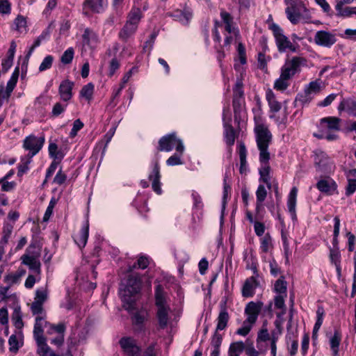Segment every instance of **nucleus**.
<instances>
[{
    "instance_id": "nucleus-1",
    "label": "nucleus",
    "mask_w": 356,
    "mask_h": 356,
    "mask_svg": "<svg viewBox=\"0 0 356 356\" xmlns=\"http://www.w3.org/2000/svg\"><path fill=\"white\" fill-rule=\"evenodd\" d=\"M254 131L256 134L257 147L260 152V179L266 184L268 188H270V167L268 164V160L270 159V154L268 151V147L271 140L272 135L268 127L265 124L259 122L257 120H256Z\"/></svg>"
},
{
    "instance_id": "nucleus-2",
    "label": "nucleus",
    "mask_w": 356,
    "mask_h": 356,
    "mask_svg": "<svg viewBox=\"0 0 356 356\" xmlns=\"http://www.w3.org/2000/svg\"><path fill=\"white\" fill-rule=\"evenodd\" d=\"M140 287V277L136 273L129 274L122 281L119 293L123 302V306L127 310L131 311L134 309V305Z\"/></svg>"
},
{
    "instance_id": "nucleus-3",
    "label": "nucleus",
    "mask_w": 356,
    "mask_h": 356,
    "mask_svg": "<svg viewBox=\"0 0 356 356\" xmlns=\"http://www.w3.org/2000/svg\"><path fill=\"white\" fill-rule=\"evenodd\" d=\"M285 10L288 19L293 24L299 22H308L311 18L309 10L301 0H285Z\"/></svg>"
},
{
    "instance_id": "nucleus-4",
    "label": "nucleus",
    "mask_w": 356,
    "mask_h": 356,
    "mask_svg": "<svg viewBox=\"0 0 356 356\" xmlns=\"http://www.w3.org/2000/svg\"><path fill=\"white\" fill-rule=\"evenodd\" d=\"M339 122L340 120L334 117L322 118L319 126V134H314V136L328 141L336 140L338 138L336 131L340 129Z\"/></svg>"
},
{
    "instance_id": "nucleus-5",
    "label": "nucleus",
    "mask_w": 356,
    "mask_h": 356,
    "mask_svg": "<svg viewBox=\"0 0 356 356\" xmlns=\"http://www.w3.org/2000/svg\"><path fill=\"white\" fill-rule=\"evenodd\" d=\"M120 345L127 356H140V349L136 341L130 337H124L120 340ZM143 356H156L155 344H150Z\"/></svg>"
},
{
    "instance_id": "nucleus-6",
    "label": "nucleus",
    "mask_w": 356,
    "mask_h": 356,
    "mask_svg": "<svg viewBox=\"0 0 356 356\" xmlns=\"http://www.w3.org/2000/svg\"><path fill=\"white\" fill-rule=\"evenodd\" d=\"M155 300L159 326L164 328L168 323L170 307L167 303L166 295L160 285H158L156 288Z\"/></svg>"
},
{
    "instance_id": "nucleus-7",
    "label": "nucleus",
    "mask_w": 356,
    "mask_h": 356,
    "mask_svg": "<svg viewBox=\"0 0 356 356\" xmlns=\"http://www.w3.org/2000/svg\"><path fill=\"white\" fill-rule=\"evenodd\" d=\"M159 149L163 152H170L175 149L179 152H184L185 147L182 140L175 133H171L163 136L159 141Z\"/></svg>"
},
{
    "instance_id": "nucleus-8",
    "label": "nucleus",
    "mask_w": 356,
    "mask_h": 356,
    "mask_svg": "<svg viewBox=\"0 0 356 356\" xmlns=\"http://www.w3.org/2000/svg\"><path fill=\"white\" fill-rule=\"evenodd\" d=\"M270 29L273 31L275 43L280 52H285L286 51L296 52L297 51V47L284 34L283 30L277 24H273L270 26Z\"/></svg>"
},
{
    "instance_id": "nucleus-9",
    "label": "nucleus",
    "mask_w": 356,
    "mask_h": 356,
    "mask_svg": "<svg viewBox=\"0 0 356 356\" xmlns=\"http://www.w3.org/2000/svg\"><path fill=\"white\" fill-rule=\"evenodd\" d=\"M45 142V138L44 135L35 136L31 134L26 136L22 144V147L26 152H28L27 156L33 158L42 149Z\"/></svg>"
},
{
    "instance_id": "nucleus-10",
    "label": "nucleus",
    "mask_w": 356,
    "mask_h": 356,
    "mask_svg": "<svg viewBox=\"0 0 356 356\" xmlns=\"http://www.w3.org/2000/svg\"><path fill=\"white\" fill-rule=\"evenodd\" d=\"M314 165L316 170L325 173H331L335 170V164L332 159L321 150L314 152Z\"/></svg>"
},
{
    "instance_id": "nucleus-11",
    "label": "nucleus",
    "mask_w": 356,
    "mask_h": 356,
    "mask_svg": "<svg viewBox=\"0 0 356 356\" xmlns=\"http://www.w3.org/2000/svg\"><path fill=\"white\" fill-rule=\"evenodd\" d=\"M220 17L222 19V23L224 25L225 30L226 31L225 44L229 45L234 40L236 39L238 36V30L235 26L233 19L228 13L222 11L220 13Z\"/></svg>"
},
{
    "instance_id": "nucleus-12",
    "label": "nucleus",
    "mask_w": 356,
    "mask_h": 356,
    "mask_svg": "<svg viewBox=\"0 0 356 356\" xmlns=\"http://www.w3.org/2000/svg\"><path fill=\"white\" fill-rule=\"evenodd\" d=\"M306 63V60L300 56H293L287 59L281 68V73L291 79L296 74L298 73L301 67Z\"/></svg>"
},
{
    "instance_id": "nucleus-13",
    "label": "nucleus",
    "mask_w": 356,
    "mask_h": 356,
    "mask_svg": "<svg viewBox=\"0 0 356 356\" xmlns=\"http://www.w3.org/2000/svg\"><path fill=\"white\" fill-rule=\"evenodd\" d=\"M321 90V82L314 81L305 86L304 91L298 95L297 99L302 104H308Z\"/></svg>"
},
{
    "instance_id": "nucleus-14",
    "label": "nucleus",
    "mask_w": 356,
    "mask_h": 356,
    "mask_svg": "<svg viewBox=\"0 0 356 356\" xmlns=\"http://www.w3.org/2000/svg\"><path fill=\"white\" fill-rule=\"evenodd\" d=\"M222 119L224 122V140L227 145L231 147L235 142L236 132L230 124L231 115L228 108H224Z\"/></svg>"
},
{
    "instance_id": "nucleus-15",
    "label": "nucleus",
    "mask_w": 356,
    "mask_h": 356,
    "mask_svg": "<svg viewBox=\"0 0 356 356\" xmlns=\"http://www.w3.org/2000/svg\"><path fill=\"white\" fill-rule=\"evenodd\" d=\"M243 83L239 79L236 81L235 87L234 88V99H233V107L234 111L235 120L237 121L238 118L242 117L243 115L242 103H243Z\"/></svg>"
},
{
    "instance_id": "nucleus-16",
    "label": "nucleus",
    "mask_w": 356,
    "mask_h": 356,
    "mask_svg": "<svg viewBox=\"0 0 356 356\" xmlns=\"http://www.w3.org/2000/svg\"><path fill=\"white\" fill-rule=\"evenodd\" d=\"M161 175L160 172V165L158 160H155L152 163L151 171L149 174L148 178L149 180L152 182V188L153 191L157 195H161L163 193L161 188Z\"/></svg>"
},
{
    "instance_id": "nucleus-17",
    "label": "nucleus",
    "mask_w": 356,
    "mask_h": 356,
    "mask_svg": "<svg viewBox=\"0 0 356 356\" xmlns=\"http://www.w3.org/2000/svg\"><path fill=\"white\" fill-rule=\"evenodd\" d=\"M314 41L318 46L330 48L336 43L337 36L334 33L327 31H318L314 35Z\"/></svg>"
},
{
    "instance_id": "nucleus-18",
    "label": "nucleus",
    "mask_w": 356,
    "mask_h": 356,
    "mask_svg": "<svg viewBox=\"0 0 356 356\" xmlns=\"http://www.w3.org/2000/svg\"><path fill=\"white\" fill-rule=\"evenodd\" d=\"M259 251L263 261H267V257L272 255L274 248L273 240L269 233L259 238Z\"/></svg>"
},
{
    "instance_id": "nucleus-19",
    "label": "nucleus",
    "mask_w": 356,
    "mask_h": 356,
    "mask_svg": "<svg viewBox=\"0 0 356 356\" xmlns=\"http://www.w3.org/2000/svg\"><path fill=\"white\" fill-rule=\"evenodd\" d=\"M263 303L261 302H250L245 308V314L247 316L245 320L250 323H255L258 316L262 308Z\"/></svg>"
},
{
    "instance_id": "nucleus-20",
    "label": "nucleus",
    "mask_w": 356,
    "mask_h": 356,
    "mask_svg": "<svg viewBox=\"0 0 356 356\" xmlns=\"http://www.w3.org/2000/svg\"><path fill=\"white\" fill-rule=\"evenodd\" d=\"M316 188L323 193L332 195L337 193V184L330 177L322 179L316 184Z\"/></svg>"
},
{
    "instance_id": "nucleus-21",
    "label": "nucleus",
    "mask_w": 356,
    "mask_h": 356,
    "mask_svg": "<svg viewBox=\"0 0 356 356\" xmlns=\"http://www.w3.org/2000/svg\"><path fill=\"white\" fill-rule=\"evenodd\" d=\"M258 278L251 276L245 281L241 290L243 297L252 298L254 295L256 289L259 286Z\"/></svg>"
},
{
    "instance_id": "nucleus-22",
    "label": "nucleus",
    "mask_w": 356,
    "mask_h": 356,
    "mask_svg": "<svg viewBox=\"0 0 356 356\" xmlns=\"http://www.w3.org/2000/svg\"><path fill=\"white\" fill-rule=\"evenodd\" d=\"M170 16L182 25L188 26L193 18V12L191 8L186 7L183 10L177 9L175 10Z\"/></svg>"
},
{
    "instance_id": "nucleus-23",
    "label": "nucleus",
    "mask_w": 356,
    "mask_h": 356,
    "mask_svg": "<svg viewBox=\"0 0 356 356\" xmlns=\"http://www.w3.org/2000/svg\"><path fill=\"white\" fill-rule=\"evenodd\" d=\"M99 42L98 35L90 29H86L82 35V43L83 47L93 49Z\"/></svg>"
},
{
    "instance_id": "nucleus-24",
    "label": "nucleus",
    "mask_w": 356,
    "mask_h": 356,
    "mask_svg": "<svg viewBox=\"0 0 356 356\" xmlns=\"http://www.w3.org/2000/svg\"><path fill=\"white\" fill-rule=\"evenodd\" d=\"M22 263L27 266L29 269L36 273L40 271V262L38 255H30L25 254L21 257Z\"/></svg>"
},
{
    "instance_id": "nucleus-25",
    "label": "nucleus",
    "mask_w": 356,
    "mask_h": 356,
    "mask_svg": "<svg viewBox=\"0 0 356 356\" xmlns=\"http://www.w3.org/2000/svg\"><path fill=\"white\" fill-rule=\"evenodd\" d=\"M89 235V222L86 220L82 226L80 232L74 236V242L82 248L86 245Z\"/></svg>"
},
{
    "instance_id": "nucleus-26",
    "label": "nucleus",
    "mask_w": 356,
    "mask_h": 356,
    "mask_svg": "<svg viewBox=\"0 0 356 356\" xmlns=\"http://www.w3.org/2000/svg\"><path fill=\"white\" fill-rule=\"evenodd\" d=\"M273 338V331L269 333L267 327L266 326H263L261 329L258 332L256 343L257 347L262 348V346H267L266 343L268 341L270 343L272 341Z\"/></svg>"
},
{
    "instance_id": "nucleus-27",
    "label": "nucleus",
    "mask_w": 356,
    "mask_h": 356,
    "mask_svg": "<svg viewBox=\"0 0 356 356\" xmlns=\"http://www.w3.org/2000/svg\"><path fill=\"white\" fill-rule=\"evenodd\" d=\"M298 188L294 186L291 188L287 198V208L291 214V218L295 220L296 218V207L297 202Z\"/></svg>"
},
{
    "instance_id": "nucleus-28",
    "label": "nucleus",
    "mask_w": 356,
    "mask_h": 356,
    "mask_svg": "<svg viewBox=\"0 0 356 356\" xmlns=\"http://www.w3.org/2000/svg\"><path fill=\"white\" fill-rule=\"evenodd\" d=\"M147 317V312L144 309L136 311L132 314V322L136 330H140L143 325Z\"/></svg>"
},
{
    "instance_id": "nucleus-29",
    "label": "nucleus",
    "mask_w": 356,
    "mask_h": 356,
    "mask_svg": "<svg viewBox=\"0 0 356 356\" xmlns=\"http://www.w3.org/2000/svg\"><path fill=\"white\" fill-rule=\"evenodd\" d=\"M73 86V83L68 80L61 82L59 86V95L62 100L67 102L71 99Z\"/></svg>"
},
{
    "instance_id": "nucleus-30",
    "label": "nucleus",
    "mask_w": 356,
    "mask_h": 356,
    "mask_svg": "<svg viewBox=\"0 0 356 356\" xmlns=\"http://www.w3.org/2000/svg\"><path fill=\"white\" fill-rule=\"evenodd\" d=\"M330 259L334 265L339 278L341 276V252L339 248H332L330 250Z\"/></svg>"
},
{
    "instance_id": "nucleus-31",
    "label": "nucleus",
    "mask_w": 356,
    "mask_h": 356,
    "mask_svg": "<svg viewBox=\"0 0 356 356\" xmlns=\"http://www.w3.org/2000/svg\"><path fill=\"white\" fill-rule=\"evenodd\" d=\"M116 129L117 125L113 126L104 135L103 139L97 143V147H99L100 149H102V157H103L105 155L108 145L111 142L112 138L113 137Z\"/></svg>"
},
{
    "instance_id": "nucleus-32",
    "label": "nucleus",
    "mask_w": 356,
    "mask_h": 356,
    "mask_svg": "<svg viewBox=\"0 0 356 356\" xmlns=\"http://www.w3.org/2000/svg\"><path fill=\"white\" fill-rule=\"evenodd\" d=\"M338 109L339 111H345L348 114L356 116V101L352 99H343Z\"/></svg>"
},
{
    "instance_id": "nucleus-33",
    "label": "nucleus",
    "mask_w": 356,
    "mask_h": 356,
    "mask_svg": "<svg viewBox=\"0 0 356 356\" xmlns=\"http://www.w3.org/2000/svg\"><path fill=\"white\" fill-rule=\"evenodd\" d=\"M266 98L270 107V113H277L281 109V104L276 99L274 92L268 90L266 92Z\"/></svg>"
},
{
    "instance_id": "nucleus-34",
    "label": "nucleus",
    "mask_w": 356,
    "mask_h": 356,
    "mask_svg": "<svg viewBox=\"0 0 356 356\" xmlns=\"http://www.w3.org/2000/svg\"><path fill=\"white\" fill-rule=\"evenodd\" d=\"M137 27L129 24L125 23L124 26L120 31L118 37L124 42H127L136 32Z\"/></svg>"
},
{
    "instance_id": "nucleus-35",
    "label": "nucleus",
    "mask_w": 356,
    "mask_h": 356,
    "mask_svg": "<svg viewBox=\"0 0 356 356\" xmlns=\"http://www.w3.org/2000/svg\"><path fill=\"white\" fill-rule=\"evenodd\" d=\"M37 343V353L39 356H49L53 352L46 343L44 337L34 338Z\"/></svg>"
},
{
    "instance_id": "nucleus-36",
    "label": "nucleus",
    "mask_w": 356,
    "mask_h": 356,
    "mask_svg": "<svg viewBox=\"0 0 356 356\" xmlns=\"http://www.w3.org/2000/svg\"><path fill=\"white\" fill-rule=\"evenodd\" d=\"M267 195V191L264 185H259L256 191L257 203H256V212L260 213L263 209V202L265 200Z\"/></svg>"
},
{
    "instance_id": "nucleus-37",
    "label": "nucleus",
    "mask_w": 356,
    "mask_h": 356,
    "mask_svg": "<svg viewBox=\"0 0 356 356\" xmlns=\"http://www.w3.org/2000/svg\"><path fill=\"white\" fill-rule=\"evenodd\" d=\"M46 316H40L38 317H35V323L34 325L33 329V337H41L43 336V329L47 325V323L45 320Z\"/></svg>"
},
{
    "instance_id": "nucleus-38",
    "label": "nucleus",
    "mask_w": 356,
    "mask_h": 356,
    "mask_svg": "<svg viewBox=\"0 0 356 356\" xmlns=\"http://www.w3.org/2000/svg\"><path fill=\"white\" fill-rule=\"evenodd\" d=\"M324 315L325 312L323 308L322 307H318L316 310V321L314 324L312 332V338L314 340L317 339L318 332L323 324Z\"/></svg>"
},
{
    "instance_id": "nucleus-39",
    "label": "nucleus",
    "mask_w": 356,
    "mask_h": 356,
    "mask_svg": "<svg viewBox=\"0 0 356 356\" xmlns=\"http://www.w3.org/2000/svg\"><path fill=\"white\" fill-rule=\"evenodd\" d=\"M269 118L275 120V122L280 129H284L286 128L287 122V115L286 111H283L282 113H270Z\"/></svg>"
},
{
    "instance_id": "nucleus-40",
    "label": "nucleus",
    "mask_w": 356,
    "mask_h": 356,
    "mask_svg": "<svg viewBox=\"0 0 356 356\" xmlns=\"http://www.w3.org/2000/svg\"><path fill=\"white\" fill-rule=\"evenodd\" d=\"M229 318V316L227 309L225 307L222 308L217 318L216 332L225 329L227 325Z\"/></svg>"
},
{
    "instance_id": "nucleus-41",
    "label": "nucleus",
    "mask_w": 356,
    "mask_h": 356,
    "mask_svg": "<svg viewBox=\"0 0 356 356\" xmlns=\"http://www.w3.org/2000/svg\"><path fill=\"white\" fill-rule=\"evenodd\" d=\"M341 341V333L335 330L334 334L330 338V346L331 350L332 352V355L336 356L339 353V348Z\"/></svg>"
},
{
    "instance_id": "nucleus-42",
    "label": "nucleus",
    "mask_w": 356,
    "mask_h": 356,
    "mask_svg": "<svg viewBox=\"0 0 356 356\" xmlns=\"http://www.w3.org/2000/svg\"><path fill=\"white\" fill-rule=\"evenodd\" d=\"M106 6L107 0H87L85 3V6L97 13L102 11Z\"/></svg>"
},
{
    "instance_id": "nucleus-43",
    "label": "nucleus",
    "mask_w": 356,
    "mask_h": 356,
    "mask_svg": "<svg viewBox=\"0 0 356 356\" xmlns=\"http://www.w3.org/2000/svg\"><path fill=\"white\" fill-rule=\"evenodd\" d=\"M337 15L342 17H350L356 14V7H343L340 3L336 6Z\"/></svg>"
},
{
    "instance_id": "nucleus-44",
    "label": "nucleus",
    "mask_w": 356,
    "mask_h": 356,
    "mask_svg": "<svg viewBox=\"0 0 356 356\" xmlns=\"http://www.w3.org/2000/svg\"><path fill=\"white\" fill-rule=\"evenodd\" d=\"M140 19V10L139 8H132L127 17L126 23L136 26L138 28Z\"/></svg>"
},
{
    "instance_id": "nucleus-45",
    "label": "nucleus",
    "mask_w": 356,
    "mask_h": 356,
    "mask_svg": "<svg viewBox=\"0 0 356 356\" xmlns=\"http://www.w3.org/2000/svg\"><path fill=\"white\" fill-rule=\"evenodd\" d=\"M13 29L19 33H25L27 31V22L25 17L19 15L15 19Z\"/></svg>"
},
{
    "instance_id": "nucleus-46",
    "label": "nucleus",
    "mask_w": 356,
    "mask_h": 356,
    "mask_svg": "<svg viewBox=\"0 0 356 356\" xmlns=\"http://www.w3.org/2000/svg\"><path fill=\"white\" fill-rule=\"evenodd\" d=\"M184 152L176 151L175 154L170 156L166 161V165L168 166L180 165L184 164L183 155Z\"/></svg>"
},
{
    "instance_id": "nucleus-47",
    "label": "nucleus",
    "mask_w": 356,
    "mask_h": 356,
    "mask_svg": "<svg viewBox=\"0 0 356 356\" xmlns=\"http://www.w3.org/2000/svg\"><path fill=\"white\" fill-rule=\"evenodd\" d=\"M95 86L92 83L85 85L80 91L81 97L90 102L92 98Z\"/></svg>"
},
{
    "instance_id": "nucleus-48",
    "label": "nucleus",
    "mask_w": 356,
    "mask_h": 356,
    "mask_svg": "<svg viewBox=\"0 0 356 356\" xmlns=\"http://www.w3.org/2000/svg\"><path fill=\"white\" fill-rule=\"evenodd\" d=\"M244 347L245 345L243 341H236L231 343L228 351V355L239 356L243 352Z\"/></svg>"
},
{
    "instance_id": "nucleus-49",
    "label": "nucleus",
    "mask_w": 356,
    "mask_h": 356,
    "mask_svg": "<svg viewBox=\"0 0 356 356\" xmlns=\"http://www.w3.org/2000/svg\"><path fill=\"white\" fill-rule=\"evenodd\" d=\"M289 79L280 73V77L274 83V88L278 90H284L289 86Z\"/></svg>"
},
{
    "instance_id": "nucleus-50",
    "label": "nucleus",
    "mask_w": 356,
    "mask_h": 356,
    "mask_svg": "<svg viewBox=\"0 0 356 356\" xmlns=\"http://www.w3.org/2000/svg\"><path fill=\"white\" fill-rule=\"evenodd\" d=\"M19 74V70L18 67H16L13 72L10 79L8 80L6 86V90H8V93H12L14 90L18 80Z\"/></svg>"
},
{
    "instance_id": "nucleus-51",
    "label": "nucleus",
    "mask_w": 356,
    "mask_h": 356,
    "mask_svg": "<svg viewBox=\"0 0 356 356\" xmlns=\"http://www.w3.org/2000/svg\"><path fill=\"white\" fill-rule=\"evenodd\" d=\"M47 296L48 292L46 288L38 289L35 291V296L33 302L43 305L47 299Z\"/></svg>"
},
{
    "instance_id": "nucleus-52",
    "label": "nucleus",
    "mask_w": 356,
    "mask_h": 356,
    "mask_svg": "<svg viewBox=\"0 0 356 356\" xmlns=\"http://www.w3.org/2000/svg\"><path fill=\"white\" fill-rule=\"evenodd\" d=\"M286 297V295H277L275 297V307L277 309H282V312L277 314V316L278 318H281V316L285 313V298Z\"/></svg>"
},
{
    "instance_id": "nucleus-53",
    "label": "nucleus",
    "mask_w": 356,
    "mask_h": 356,
    "mask_svg": "<svg viewBox=\"0 0 356 356\" xmlns=\"http://www.w3.org/2000/svg\"><path fill=\"white\" fill-rule=\"evenodd\" d=\"M31 159L29 156L22 158L18 165V176H22L29 170V165L31 162Z\"/></svg>"
},
{
    "instance_id": "nucleus-54",
    "label": "nucleus",
    "mask_w": 356,
    "mask_h": 356,
    "mask_svg": "<svg viewBox=\"0 0 356 356\" xmlns=\"http://www.w3.org/2000/svg\"><path fill=\"white\" fill-rule=\"evenodd\" d=\"M133 204L140 213H143L148 210L145 198L143 196L138 195L134 200Z\"/></svg>"
},
{
    "instance_id": "nucleus-55",
    "label": "nucleus",
    "mask_w": 356,
    "mask_h": 356,
    "mask_svg": "<svg viewBox=\"0 0 356 356\" xmlns=\"http://www.w3.org/2000/svg\"><path fill=\"white\" fill-rule=\"evenodd\" d=\"M274 291L277 295H286V282L283 278H280L275 282Z\"/></svg>"
},
{
    "instance_id": "nucleus-56",
    "label": "nucleus",
    "mask_w": 356,
    "mask_h": 356,
    "mask_svg": "<svg viewBox=\"0 0 356 356\" xmlns=\"http://www.w3.org/2000/svg\"><path fill=\"white\" fill-rule=\"evenodd\" d=\"M74 50L72 47L67 49L60 57V61L64 65L70 64L74 58Z\"/></svg>"
},
{
    "instance_id": "nucleus-57",
    "label": "nucleus",
    "mask_w": 356,
    "mask_h": 356,
    "mask_svg": "<svg viewBox=\"0 0 356 356\" xmlns=\"http://www.w3.org/2000/svg\"><path fill=\"white\" fill-rule=\"evenodd\" d=\"M54 60V56L51 55L46 56L42 60V63L39 66V71L44 72L50 69L52 66L53 62Z\"/></svg>"
},
{
    "instance_id": "nucleus-58",
    "label": "nucleus",
    "mask_w": 356,
    "mask_h": 356,
    "mask_svg": "<svg viewBox=\"0 0 356 356\" xmlns=\"http://www.w3.org/2000/svg\"><path fill=\"white\" fill-rule=\"evenodd\" d=\"M12 321H13V323L16 328H17V329L22 328V327L24 326V323L22 321V314H21V312L19 309H15L13 316H12Z\"/></svg>"
},
{
    "instance_id": "nucleus-59",
    "label": "nucleus",
    "mask_w": 356,
    "mask_h": 356,
    "mask_svg": "<svg viewBox=\"0 0 356 356\" xmlns=\"http://www.w3.org/2000/svg\"><path fill=\"white\" fill-rule=\"evenodd\" d=\"M257 266H258L257 261L256 258H254V257H251L247 260L246 268L252 271V273H253L252 276L259 277V275L258 273Z\"/></svg>"
},
{
    "instance_id": "nucleus-60",
    "label": "nucleus",
    "mask_w": 356,
    "mask_h": 356,
    "mask_svg": "<svg viewBox=\"0 0 356 356\" xmlns=\"http://www.w3.org/2000/svg\"><path fill=\"white\" fill-rule=\"evenodd\" d=\"M31 310L33 316L38 317L40 316H46L45 311L43 308V305L33 302L31 306Z\"/></svg>"
},
{
    "instance_id": "nucleus-61",
    "label": "nucleus",
    "mask_w": 356,
    "mask_h": 356,
    "mask_svg": "<svg viewBox=\"0 0 356 356\" xmlns=\"http://www.w3.org/2000/svg\"><path fill=\"white\" fill-rule=\"evenodd\" d=\"M253 325L254 323H250V322H248L247 320H245L243 323L242 327L236 330V334L245 337L250 332Z\"/></svg>"
},
{
    "instance_id": "nucleus-62",
    "label": "nucleus",
    "mask_w": 356,
    "mask_h": 356,
    "mask_svg": "<svg viewBox=\"0 0 356 356\" xmlns=\"http://www.w3.org/2000/svg\"><path fill=\"white\" fill-rule=\"evenodd\" d=\"M157 33L156 32H154L150 35L149 39L145 42L143 45V50L144 52H147L148 54H150V51L153 48V45Z\"/></svg>"
},
{
    "instance_id": "nucleus-63",
    "label": "nucleus",
    "mask_w": 356,
    "mask_h": 356,
    "mask_svg": "<svg viewBox=\"0 0 356 356\" xmlns=\"http://www.w3.org/2000/svg\"><path fill=\"white\" fill-rule=\"evenodd\" d=\"M266 262L269 263L271 275L277 276L280 273V268L272 255L267 257V261Z\"/></svg>"
},
{
    "instance_id": "nucleus-64",
    "label": "nucleus",
    "mask_w": 356,
    "mask_h": 356,
    "mask_svg": "<svg viewBox=\"0 0 356 356\" xmlns=\"http://www.w3.org/2000/svg\"><path fill=\"white\" fill-rule=\"evenodd\" d=\"M256 350L254 347L250 348L247 350V354L249 356H259L261 355H265L267 352V346H262V348L257 347Z\"/></svg>"
}]
</instances>
